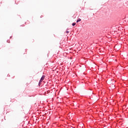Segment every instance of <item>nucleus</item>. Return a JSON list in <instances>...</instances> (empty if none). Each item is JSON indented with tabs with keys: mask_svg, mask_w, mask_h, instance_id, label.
Masks as SVG:
<instances>
[{
	"mask_svg": "<svg viewBox=\"0 0 128 128\" xmlns=\"http://www.w3.org/2000/svg\"><path fill=\"white\" fill-rule=\"evenodd\" d=\"M44 78H46V76H42L40 78V82H42V80H44Z\"/></svg>",
	"mask_w": 128,
	"mask_h": 128,
	"instance_id": "f257e3e1",
	"label": "nucleus"
},
{
	"mask_svg": "<svg viewBox=\"0 0 128 128\" xmlns=\"http://www.w3.org/2000/svg\"><path fill=\"white\" fill-rule=\"evenodd\" d=\"M80 20H80V18H78L76 21V22H80Z\"/></svg>",
	"mask_w": 128,
	"mask_h": 128,
	"instance_id": "f03ea898",
	"label": "nucleus"
},
{
	"mask_svg": "<svg viewBox=\"0 0 128 128\" xmlns=\"http://www.w3.org/2000/svg\"><path fill=\"white\" fill-rule=\"evenodd\" d=\"M75 25H76V23H72V26H74Z\"/></svg>",
	"mask_w": 128,
	"mask_h": 128,
	"instance_id": "7ed1b4c3",
	"label": "nucleus"
},
{
	"mask_svg": "<svg viewBox=\"0 0 128 128\" xmlns=\"http://www.w3.org/2000/svg\"><path fill=\"white\" fill-rule=\"evenodd\" d=\"M66 34H68L69 32L68 31H66Z\"/></svg>",
	"mask_w": 128,
	"mask_h": 128,
	"instance_id": "20e7f679",
	"label": "nucleus"
}]
</instances>
